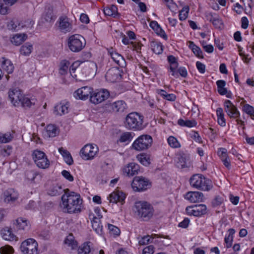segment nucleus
<instances>
[{"label": "nucleus", "instance_id": "f257e3e1", "mask_svg": "<svg viewBox=\"0 0 254 254\" xmlns=\"http://www.w3.org/2000/svg\"><path fill=\"white\" fill-rule=\"evenodd\" d=\"M62 206L64 212L69 213H76L81 212L82 207V199L80 195L75 192L65 190L62 196Z\"/></svg>", "mask_w": 254, "mask_h": 254}, {"label": "nucleus", "instance_id": "f03ea898", "mask_svg": "<svg viewBox=\"0 0 254 254\" xmlns=\"http://www.w3.org/2000/svg\"><path fill=\"white\" fill-rule=\"evenodd\" d=\"M133 210L135 215L144 221L149 220L154 212L152 205L145 201L135 202Z\"/></svg>", "mask_w": 254, "mask_h": 254}, {"label": "nucleus", "instance_id": "7ed1b4c3", "mask_svg": "<svg viewBox=\"0 0 254 254\" xmlns=\"http://www.w3.org/2000/svg\"><path fill=\"white\" fill-rule=\"evenodd\" d=\"M190 186L197 190L203 191H209L212 189V181L201 174L193 175L190 180Z\"/></svg>", "mask_w": 254, "mask_h": 254}, {"label": "nucleus", "instance_id": "20e7f679", "mask_svg": "<svg viewBox=\"0 0 254 254\" xmlns=\"http://www.w3.org/2000/svg\"><path fill=\"white\" fill-rule=\"evenodd\" d=\"M143 116L136 112L128 114L126 118L125 126L127 128L133 130H140L144 128Z\"/></svg>", "mask_w": 254, "mask_h": 254}, {"label": "nucleus", "instance_id": "39448f33", "mask_svg": "<svg viewBox=\"0 0 254 254\" xmlns=\"http://www.w3.org/2000/svg\"><path fill=\"white\" fill-rule=\"evenodd\" d=\"M86 45V41L83 36L75 34L70 36L68 40L69 49L73 52L81 51Z\"/></svg>", "mask_w": 254, "mask_h": 254}, {"label": "nucleus", "instance_id": "423d86ee", "mask_svg": "<svg viewBox=\"0 0 254 254\" xmlns=\"http://www.w3.org/2000/svg\"><path fill=\"white\" fill-rule=\"evenodd\" d=\"M152 137L147 134L139 136L133 143L132 148L137 151H142L149 148L152 145Z\"/></svg>", "mask_w": 254, "mask_h": 254}, {"label": "nucleus", "instance_id": "0eeeda50", "mask_svg": "<svg viewBox=\"0 0 254 254\" xmlns=\"http://www.w3.org/2000/svg\"><path fill=\"white\" fill-rule=\"evenodd\" d=\"M32 156L35 164L39 168L46 169L49 167L50 161L44 152L35 150L33 152Z\"/></svg>", "mask_w": 254, "mask_h": 254}, {"label": "nucleus", "instance_id": "6e6552de", "mask_svg": "<svg viewBox=\"0 0 254 254\" xmlns=\"http://www.w3.org/2000/svg\"><path fill=\"white\" fill-rule=\"evenodd\" d=\"M38 243L33 239H28L20 246L21 252L24 254H38Z\"/></svg>", "mask_w": 254, "mask_h": 254}, {"label": "nucleus", "instance_id": "1a4fd4ad", "mask_svg": "<svg viewBox=\"0 0 254 254\" xmlns=\"http://www.w3.org/2000/svg\"><path fill=\"white\" fill-rule=\"evenodd\" d=\"M98 151V147L96 144H87L80 150V156L84 160L92 159Z\"/></svg>", "mask_w": 254, "mask_h": 254}, {"label": "nucleus", "instance_id": "9d476101", "mask_svg": "<svg viewBox=\"0 0 254 254\" xmlns=\"http://www.w3.org/2000/svg\"><path fill=\"white\" fill-rule=\"evenodd\" d=\"M149 180L141 176L135 177L131 184L133 190L136 191H142L149 188Z\"/></svg>", "mask_w": 254, "mask_h": 254}, {"label": "nucleus", "instance_id": "9b49d317", "mask_svg": "<svg viewBox=\"0 0 254 254\" xmlns=\"http://www.w3.org/2000/svg\"><path fill=\"white\" fill-rule=\"evenodd\" d=\"M110 96V93L107 89L95 91L91 94L90 101L94 104H98L107 100Z\"/></svg>", "mask_w": 254, "mask_h": 254}, {"label": "nucleus", "instance_id": "f8f14e48", "mask_svg": "<svg viewBox=\"0 0 254 254\" xmlns=\"http://www.w3.org/2000/svg\"><path fill=\"white\" fill-rule=\"evenodd\" d=\"M186 211L188 215L199 217L206 213L207 207L204 204L193 205L187 207Z\"/></svg>", "mask_w": 254, "mask_h": 254}, {"label": "nucleus", "instance_id": "ddd939ff", "mask_svg": "<svg viewBox=\"0 0 254 254\" xmlns=\"http://www.w3.org/2000/svg\"><path fill=\"white\" fill-rule=\"evenodd\" d=\"M57 23L59 29L64 33L70 32L72 29V23L69 21V18L66 15L60 16Z\"/></svg>", "mask_w": 254, "mask_h": 254}, {"label": "nucleus", "instance_id": "4468645a", "mask_svg": "<svg viewBox=\"0 0 254 254\" xmlns=\"http://www.w3.org/2000/svg\"><path fill=\"white\" fill-rule=\"evenodd\" d=\"M225 111L230 118H239L240 113L237 108L230 100H226L224 103Z\"/></svg>", "mask_w": 254, "mask_h": 254}, {"label": "nucleus", "instance_id": "2eb2a0df", "mask_svg": "<svg viewBox=\"0 0 254 254\" xmlns=\"http://www.w3.org/2000/svg\"><path fill=\"white\" fill-rule=\"evenodd\" d=\"M105 77L106 80L111 83L119 81L122 78L120 70L118 67H113L107 72Z\"/></svg>", "mask_w": 254, "mask_h": 254}, {"label": "nucleus", "instance_id": "dca6fc26", "mask_svg": "<svg viewBox=\"0 0 254 254\" xmlns=\"http://www.w3.org/2000/svg\"><path fill=\"white\" fill-rule=\"evenodd\" d=\"M2 195L4 202L11 204L17 200L18 198L19 193L14 189L9 188L4 191Z\"/></svg>", "mask_w": 254, "mask_h": 254}, {"label": "nucleus", "instance_id": "f3484780", "mask_svg": "<svg viewBox=\"0 0 254 254\" xmlns=\"http://www.w3.org/2000/svg\"><path fill=\"white\" fill-rule=\"evenodd\" d=\"M92 88L89 86H84L78 89L74 93V96L76 99L86 100L91 96L93 92Z\"/></svg>", "mask_w": 254, "mask_h": 254}, {"label": "nucleus", "instance_id": "a211bd4d", "mask_svg": "<svg viewBox=\"0 0 254 254\" xmlns=\"http://www.w3.org/2000/svg\"><path fill=\"white\" fill-rule=\"evenodd\" d=\"M89 219L91 220L92 226L93 230L99 235H101L103 232V226L101 225L100 218L102 216L98 215V217H96L92 213H90L89 215Z\"/></svg>", "mask_w": 254, "mask_h": 254}, {"label": "nucleus", "instance_id": "6ab92c4d", "mask_svg": "<svg viewBox=\"0 0 254 254\" xmlns=\"http://www.w3.org/2000/svg\"><path fill=\"white\" fill-rule=\"evenodd\" d=\"M108 54L113 61L120 67L123 68L126 66L127 64L125 59L121 54L114 51L112 48L108 50Z\"/></svg>", "mask_w": 254, "mask_h": 254}, {"label": "nucleus", "instance_id": "aec40b11", "mask_svg": "<svg viewBox=\"0 0 254 254\" xmlns=\"http://www.w3.org/2000/svg\"><path fill=\"white\" fill-rule=\"evenodd\" d=\"M139 166L135 163H130L123 168V173L128 177L133 176L138 173Z\"/></svg>", "mask_w": 254, "mask_h": 254}, {"label": "nucleus", "instance_id": "412c9836", "mask_svg": "<svg viewBox=\"0 0 254 254\" xmlns=\"http://www.w3.org/2000/svg\"><path fill=\"white\" fill-rule=\"evenodd\" d=\"M167 60L170 64L169 71L171 72V75L175 78H178V72L176 69L178 68L179 64L177 59L173 55L168 56Z\"/></svg>", "mask_w": 254, "mask_h": 254}, {"label": "nucleus", "instance_id": "4be33fe9", "mask_svg": "<svg viewBox=\"0 0 254 254\" xmlns=\"http://www.w3.org/2000/svg\"><path fill=\"white\" fill-rule=\"evenodd\" d=\"M13 228L17 231H26L29 229V225L27 220L23 218H18L13 221Z\"/></svg>", "mask_w": 254, "mask_h": 254}, {"label": "nucleus", "instance_id": "5701e85b", "mask_svg": "<svg viewBox=\"0 0 254 254\" xmlns=\"http://www.w3.org/2000/svg\"><path fill=\"white\" fill-rule=\"evenodd\" d=\"M203 197V193L199 191H190L185 195V198L192 203L201 201Z\"/></svg>", "mask_w": 254, "mask_h": 254}, {"label": "nucleus", "instance_id": "b1692460", "mask_svg": "<svg viewBox=\"0 0 254 254\" xmlns=\"http://www.w3.org/2000/svg\"><path fill=\"white\" fill-rule=\"evenodd\" d=\"M126 197V195L123 192L117 190L110 194L109 199L110 202L117 203L120 202L123 204Z\"/></svg>", "mask_w": 254, "mask_h": 254}, {"label": "nucleus", "instance_id": "393cba45", "mask_svg": "<svg viewBox=\"0 0 254 254\" xmlns=\"http://www.w3.org/2000/svg\"><path fill=\"white\" fill-rule=\"evenodd\" d=\"M0 235L2 238L6 241H17V238L12 233V229L9 227H5L0 231Z\"/></svg>", "mask_w": 254, "mask_h": 254}, {"label": "nucleus", "instance_id": "a878e982", "mask_svg": "<svg viewBox=\"0 0 254 254\" xmlns=\"http://www.w3.org/2000/svg\"><path fill=\"white\" fill-rule=\"evenodd\" d=\"M8 96L11 102L16 106V104L18 105L23 97L20 91L17 89L11 90L8 92Z\"/></svg>", "mask_w": 254, "mask_h": 254}, {"label": "nucleus", "instance_id": "bb28decb", "mask_svg": "<svg viewBox=\"0 0 254 254\" xmlns=\"http://www.w3.org/2000/svg\"><path fill=\"white\" fill-rule=\"evenodd\" d=\"M69 104L60 103L57 104L54 109V113L56 115L62 116L68 112Z\"/></svg>", "mask_w": 254, "mask_h": 254}, {"label": "nucleus", "instance_id": "cd10ccee", "mask_svg": "<svg viewBox=\"0 0 254 254\" xmlns=\"http://www.w3.org/2000/svg\"><path fill=\"white\" fill-rule=\"evenodd\" d=\"M189 164V158L187 155L183 154L178 156L176 161V166L179 168L188 167Z\"/></svg>", "mask_w": 254, "mask_h": 254}, {"label": "nucleus", "instance_id": "c85d7f7f", "mask_svg": "<svg viewBox=\"0 0 254 254\" xmlns=\"http://www.w3.org/2000/svg\"><path fill=\"white\" fill-rule=\"evenodd\" d=\"M0 62L2 68L8 74L11 73L13 71L14 67L10 60L3 57L1 59Z\"/></svg>", "mask_w": 254, "mask_h": 254}, {"label": "nucleus", "instance_id": "c756f323", "mask_svg": "<svg viewBox=\"0 0 254 254\" xmlns=\"http://www.w3.org/2000/svg\"><path fill=\"white\" fill-rule=\"evenodd\" d=\"M112 109L116 112H123L127 108V105L125 101L119 100L113 103L111 105Z\"/></svg>", "mask_w": 254, "mask_h": 254}, {"label": "nucleus", "instance_id": "7c9ffc66", "mask_svg": "<svg viewBox=\"0 0 254 254\" xmlns=\"http://www.w3.org/2000/svg\"><path fill=\"white\" fill-rule=\"evenodd\" d=\"M104 13L106 15L118 18L120 16V13L118 11V7L116 5H111L104 8Z\"/></svg>", "mask_w": 254, "mask_h": 254}, {"label": "nucleus", "instance_id": "2f4dec72", "mask_svg": "<svg viewBox=\"0 0 254 254\" xmlns=\"http://www.w3.org/2000/svg\"><path fill=\"white\" fill-rule=\"evenodd\" d=\"M150 47L153 52L156 54L159 55L163 51V46L158 41L153 40L150 41Z\"/></svg>", "mask_w": 254, "mask_h": 254}, {"label": "nucleus", "instance_id": "473e14b6", "mask_svg": "<svg viewBox=\"0 0 254 254\" xmlns=\"http://www.w3.org/2000/svg\"><path fill=\"white\" fill-rule=\"evenodd\" d=\"M65 189H63L61 186L58 184H53L48 190V193L51 196H56L64 192Z\"/></svg>", "mask_w": 254, "mask_h": 254}, {"label": "nucleus", "instance_id": "72a5a7b5", "mask_svg": "<svg viewBox=\"0 0 254 254\" xmlns=\"http://www.w3.org/2000/svg\"><path fill=\"white\" fill-rule=\"evenodd\" d=\"M27 36L25 34H16L12 37L11 42L14 45L18 46L26 40Z\"/></svg>", "mask_w": 254, "mask_h": 254}, {"label": "nucleus", "instance_id": "f704fd0d", "mask_svg": "<svg viewBox=\"0 0 254 254\" xmlns=\"http://www.w3.org/2000/svg\"><path fill=\"white\" fill-rule=\"evenodd\" d=\"M59 133L57 127L54 125H49L46 128V134L47 137H54Z\"/></svg>", "mask_w": 254, "mask_h": 254}, {"label": "nucleus", "instance_id": "c9c22d12", "mask_svg": "<svg viewBox=\"0 0 254 254\" xmlns=\"http://www.w3.org/2000/svg\"><path fill=\"white\" fill-rule=\"evenodd\" d=\"M189 48L191 50L194 54L199 58H203L202 52L199 47L197 46L193 42L189 41L187 43Z\"/></svg>", "mask_w": 254, "mask_h": 254}, {"label": "nucleus", "instance_id": "e433bc0d", "mask_svg": "<svg viewBox=\"0 0 254 254\" xmlns=\"http://www.w3.org/2000/svg\"><path fill=\"white\" fill-rule=\"evenodd\" d=\"M59 151L62 155L64 161L67 164L69 165L72 164L73 161L72 156L67 150L61 147L59 149Z\"/></svg>", "mask_w": 254, "mask_h": 254}, {"label": "nucleus", "instance_id": "4c0bfd02", "mask_svg": "<svg viewBox=\"0 0 254 254\" xmlns=\"http://www.w3.org/2000/svg\"><path fill=\"white\" fill-rule=\"evenodd\" d=\"M26 177L28 180L31 181L34 183H36L41 179V176L33 171H27Z\"/></svg>", "mask_w": 254, "mask_h": 254}, {"label": "nucleus", "instance_id": "58836bf2", "mask_svg": "<svg viewBox=\"0 0 254 254\" xmlns=\"http://www.w3.org/2000/svg\"><path fill=\"white\" fill-rule=\"evenodd\" d=\"M133 138L132 134L129 132H125L121 134L117 142L125 143L128 144Z\"/></svg>", "mask_w": 254, "mask_h": 254}, {"label": "nucleus", "instance_id": "ea45409f", "mask_svg": "<svg viewBox=\"0 0 254 254\" xmlns=\"http://www.w3.org/2000/svg\"><path fill=\"white\" fill-rule=\"evenodd\" d=\"M64 244L71 249L74 250L77 247V243L74 240V237L72 234L68 235L64 240Z\"/></svg>", "mask_w": 254, "mask_h": 254}, {"label": "nucleus", "instance_id": "a19ab883", "mask_svg": "<svg viewBox=\"0 0 254 254\" xmlns=\"http://www.w3.org/2000/svg\"><path fill=\"white\" fill-rule=\"evenodd\" d=\"M13 131L7 132L5 133L0 132V143H7L10 141L14 137Z\"/></svg>", "mask_w": 254, "mask_h": 254}, {"label": "nucleus", "instance_id": "79ce46f5", "mask_svg": "<svg viewBox=\"0 0 254 254\" xmlns=\"http://www.w3.org/2000/svg\"><path fill=\"white\" fill-rule=\"evenodd\" d=\"M178 124L182 127H195L197 123L194 120H184L182 119H180L178 121Z\"/></svg>", "mask_w": 254, "mask_h": 254}, {"label": "nucleus", "instance_id": "37998d69", "mask_svg": "<svg viewBox=\"0 0 254 254\" xmlns=\"http://www.w3.org/2000/svg\"><path fill=\"white\" fill-rule=\"evenodd\" d=\"M90 242H86L79 247L78 249V254H90Z\"/></svg>", "mask_w": 254, "mask_h": 254}, {"label": "nucleus", "instance_id": "c03bdc74", "mask_svg": "<svg viewBox=\"0 0 254 254\" xmlns=\"http://www.w3.org/2000/svg\"><path fill=\"white\" fill-rule=\"evenodd\" d=\"M70 63L66 60L62 61L60 64L59 73L61 75H64L67 73Z\"/></svg>", "mask_w": 254, "mask_h": 254}, {"label": "nucleus", "instance_id": "a18cd8bd", "mask_svg": "<svg viewBox=\"0 0 254 254\" xmlns=\"http://www.w3.org/2000/svg\"><path fill=\"white\" fill-rule=\"evenodd\" d=\"M32 49V45L29 43H26L21 46L20 52L21 54L24 56H28L31 53Z\"/></svg>", "mask_w": 254, "mask_h": 254}, {"label": "nucleus", "instance_id": "49530a36", "mask_svg": "<svg viewBox=\"0 0 254 254\" xmlns=\"http://www.w3.org/2000/svg\"><path fill=\"white\" fill-rule=\"evenodd\" d=\"M242 111L250 116L251 118L254 120V107L252 106L245 104L243 106Z\"/></svg>", "mask_w": 254, "mask_h": 254}, {"label": "nucleus", "instance_id": "de8ad7c7", "mask_svg": "<svg viewBox=\"0 0 254 254\" xmlns=\"http://www.w3.org/2000/svg\"><path fill=\"white\" fill-rule=\"evenodd\" d=\"M19 103L23 107L30 108L32 105H34L35 103V100L34 99H30L26 97H22Z\"/></svg>", "mask_w": 254, "mask_h": 254}, {"label": "nucleus", "instance_id": "09e8293b", "mask_svg": "<svg viewBox=\"0 0 254 254\" xmlns=\"http://www.w3.org/2000/svg\"><path fill=\"white\" fill-rule=\"evenodd\" d=\"M53 17L54 16L52 11L51 10H48L47 12L44 13L42 18V22L43 23L53 22L54 20Z\"/></svg>", "mask_w": 254, "mask_h": 254}, {"label": "nucleus", "instance_id": "8fccbe9b", "mask_svg": "<svg viewBox=\"0 0 254 254\" xmlns=\"http://www.w3.org/2000/svg\"><path fill=\"white\" fill-rule=\"evenodd\" d=\"M189 10L190 8L189 6L186 5L183 7L182 9L180 11L179 14L180 20H184L188 17Z\"/></svg>", "mask_w": 254, "mask_h": 254}, {"label": "nucleus", "instance_id": "3c124183", "mask_svg": "<svg viewBox=\"0 0 254 254\" xmlns=\"http://www.w3.org/2000/svg\"><path fill=\"white\" fill-rule=\"evenodd\" d=\"M167 141L169 145L172 148H179L181 146L177 138L173 136H169Z\"/></svg>", "mask_w": 254, "mask_h": 254}, {"label": "nucleus", "instance_id": "603ef678", "mask_svg": "<svg viewBox=\"0 0 254 254\" xmlns=\"http://www.w3.org/2000/svg\"><path fill=\"white\" fill-rule=\"evenodd\" d=\"M224 202V198L220 196H216L212 200L211 204L213 207H216L221 205Z\"/></svg>", "mask_w": 254, "mask_h": 254}, {"label": "nucleus", "instance_id": "864d4df0", "mask_svg": "<svg viewBox=\"0 0 254 254\" xmlns=\"http://www.w3.org/2000/svg\"><path fill=\"white\" fill-rule=\"evenodd\" d=\"M108 226L109 232L111 235L114 236H119L120 235L121 232L118 227L110 224H108Z\"/></svg>", "mask_w": 254, "mask_h": 254}, {"label": "nucleus", "instance_id": "5fc2aeb1", "mask_svg": "<svg viewBox=\"0 0 254 254\" xmlns=\"http://www.w3.org/2000/svg\"><path fill=\"white\" fill-rule=\"evenodd\" d=\"M10 6L6 4L3 0H0V14H6L7 13Z\"/></svg>", "mask_w": 254, "mask_h": 254}, {"label": "nucleus", "instance_id": "6e6d98bb", "mask_svg": "<svg viewBox=\"0 0 254 254\" xmlns=\"http://www.w3.org/2000/svg\"><path fill=\"white\" fill-rule=\"evenodd\" d=\"M14 250L13 248L10 246H5L0 249L1 254H12Z\"/></svg>", "mask_w": 254, "mask_h": 254}, {"label": "nucleus", "instance_id": "4d7b16f0", "mask_svg": "<svg viewBox=\"0 0 254 254\" xmlns=\"http://www.w3.org/2000/svg\"><path fill=\"white\" fill-rule=\"evenodd\" d=\"M153 238L154 237L152 238L149 235L144 236L139 240V244L140 245H144L148 244L149 242H152Z\"/></svg>", "mask_w": 254, "mask_h": 254}, {"label": "nucleus", "instance_id": "13d9d810", "mask_svg": "<svg viewBox=\"0 0 254 254\" xmlns=\"http://www.w3.org/2000/svg\"><path fill=\"white\" fill-rule=\"evenodd\" d=\"M176 71L178 72V77L181 75L183 77H186L188 75L187 69L185 67H180L178 69H176Z\"/></svg>", "mask_w": 254, "mask_h": 254}, {"label": "nucleus", "instance_id": "bf43d9fd", "mask_svg": "<svg viewBox=\"0 0 254 254\" xmlns=\"http://www.w3.org/2000/svg\"><path fill=\"white\" fill-rule=\"evenodd\" d=\"M155 32L156 33L159 35L161 37L163 38L164 40H167V36L166 34L165 31L162 29V28L160 26L157 29H156Z\"/></svg>", "mask_w": 254, "mask_h": 254}, {"label": "nucleus", "instance_id": "052dcab7", "mask_svg": "<svg viewBox=\"0 0 254 254\" xmlns=\"http://www.w3.org/2000/svg\"><path fill=\"white\" fill-rule=\"evenodd\" d=\"M218 154L221 159L228 157L227 149L224 148H220L218 151Z\"/></svg>", "mask_w": 254, "mask_h": 254}, {"label": "nucleus", "instance_id": "680f3d73", "mask_svg": "<svg viewBox=\"0 0 254 254\" xmlns=\"http://www.w3.org/2000/svg\"><path fill=\"white\" fill-rule=\"evenodd\" d=\"M191 137L193 139L194 141L196 142H198L199 143L202 142V139L200 136L199 135L197 132L196 131H192V133L190 134Z\"/></svg>", "mask_w": 254, "mask_h": 254}, {"label": "nucleus", "instance_id": "e2e57ef3", "mask_svg": "<svg viewBox=\"0 0 254 254\" xmlns=\"http://www.w3.org/2000/svg\"><path fill=\"white\" fill-rule=\"evenodd\" d=\"M62 175L70 182L73 181V177L70 174V172L66 170H63L62 172Z\"/></svg>", "mask_w": 254, "mask_h": 254}, {"label": "nucleus", "instance_id": "0e129e2a", "mask_svg": "<svg viewBox=\"0 0 254 254\" xmlns=\"http://www.w3.org/2000/svg\"><path fill=\"white\" fill-rule=\"evenodd\" d=\"M196 66L198 70L201 73H204L205 71V65L200 62H197L196 63Z\"/></svg>", "mask_w": 254, "mask_h": 254}, {"label": "nucleus", "instance_id": "69168bd1", "mask_svg": "<svg viewBox=\"0 0 254 254\" xmlns=\"http://www.w3.org/2000/svg\"><path fill=\"white\" fill-rule=\"evenodd\" d=\"M131 44L132 46L133 49L135 50L137 53H140L141 46L142 45L139 42H131Z\"/></svg>", "mask_w": 254, "mask_h": 254}, {"label": "nucleus", "instance_id": "338daca9", "mask_svg": "<svg viewBox=\"0 0 254 254\" xmlns=\"http://www.w3.org/2000/svg\"><path fill=\"white\" fill-rule=\"evenodd\" d=\"M212 23L216 28H221L223 24L222 20L217 17L213 20Z\"/></svg>", "mask_w": 254, "mask_h": 254}, {"label": "nucleus", "instance_id": "774afa93", "mask_svg": "<svg viewBox=\"0 0 254 254\" xmlns=\"http://www.w3.org/2000/svg\"><path fill=\"white\" fill-rule=\"evenodd\" d=\"M154 247L152 245H149L144 248L143 250V252L146 254H153L154 252Z\"/></svg>", "mask_w": 254, "mask_h": 254}]
</instances>
